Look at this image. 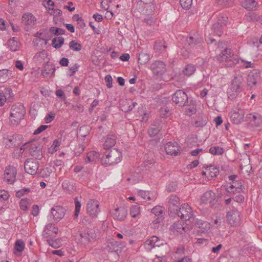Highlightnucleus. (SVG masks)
Masks as SVG:
<instances>
[{"label": "nucleus", "mask_w": 262, "mask_h": 262, "mask_svg": "<svg viewBox=\"0 0 262 262\" xmlns=\"http://www.w3.org/2000/svg\"><path fill=\"white\" fill-rule=\"evenodd\" d=\"M62 187L63 190L68 193L73 192L75 189V186L69 180H66L62 182Z\"/></svg>", "instance_id": "473e14b6"}, {"label": "nucleus", "mask_w": 262, "mask_h": 262, "mask_svg": "<svg viewBox=\"0 0 262 262\" xmlns=\"http://www.w3.org/2000/svg\"><path fill=\"white\" fill-rule=\"evenodd\" d=\"M249 127L257 128L262 127V116L258 113H254L248 114L246 117Z\"/></svg>", "instance_id": "423d86ee"}, {"label": "nucleus", "mask_w": 262, "mask_h": 262, "mask_svg": "<svg viewBox=\"0 0 262 262\" xmlns=\"http://www.w3.org/2000/svg\"><path fill=\"white\" fill-rule=\"evenodd\" d=\"M30 200L28 199H22L19 203V206L21 209L27 210L30 206Z\"/></svg>", "instance_id": "37998d69"}, {"label": "nucleus", "mask_w": 262, "mask_h": 262, "mask_svg": "<svg viewBox=\"0 0 262 262\" xmlns=\"http://www.w3.org/2000/svg\"><path fill=\"white\" fill-rule=\"evenodd\" d=\"M9 197V193L5 190H0V201H5Z\"/></svg>", "instance_id": "bf43d9fd"}, {"label": "nucleus", "mask_w": 262, "mask_h": 262, "mask_svg": "<svg viewBox=\"0 0 262 262\" xmlns=\"http://www.w3.org/2000/svg\"><path fill=\"white\" fill-rule=\"evenodd\" d=\"M243 81L244 78L241 75L238 74L234 76L227 91L229 98L232 99L237 96L241 91Z\"/></svg>", "instance_id": "f03ea898"}, {"label": "nucleus", "mask_w": 262, "mask_h": 262, "mask_svg": "<svg viewBox=\"0 0 262 262\" xmlns=\"http://www.w3.org/2000/svg\"><path fill=\"white\" fill-rule=\"evenodd\" d=\"M127 215V210L124 207L116 208L112 212V215L115 220L118 221L124 220Z\"/></svg>", "instance_id": "6ab92c4d"}, {"label": "nucleus", "mask_w": 262, "mask_h": 262, "mask_svg": "<svg viewBox=\"0 0 262 262\" xmlns=\"http://www.w3.org/2000/svg\"><path fill=\"white\" fill-rule=\"evenodd\" d=\"M56 96L61 99L62 100H65L66 98V96L64 92L61 90H57L56 92Z\"/></svg>", "instance_id": "69168bd1"}, {"label": "nucleus", "mask_w": 262, "mask_h": 262, "mask_svg": "<svg viewBox=\"0 0 262 262\" xmlns=\"http://www.w3.org/2000/svg\"><path fill=\"white\" fill-rule=\"evenodd\" d=\"M174 213L177 214L181 219L185 221L189 220L193 215L192 209L188 204L181 205Z\"/></svg>", "instance_id": "6e6552de"}, {"label": "nucleus", "mask_w": 262, "mask_h": 262, "mask_svg": "<svg viewBox=\"0 0 262 262\" xmlns=\"http://www.w3.org/2000/svg\"><path fill=\"white\" fill-rule=\"evenodd\" d=\"M22 23L28 26H33L36 21L35 17L31 14L27 13L24 14L22 16Z\"/></svg>", "instance_id": "c85d7f7f"}, {"label": "nucleus", "mask_w": 262, "mask_h": 262, "mask_svg": "<svg viewBox=\"0 0 262 262\" xmlns=\"http://www.w3.org/2000/svg\"><path fill=\"white\" fill-rule=\"evenodd\" d=\"M196 70L194 65L192 64H187L184 69L183 72L184 74L187 76L192 75Z\"/></svg>", "instance_id": "4c0bfd02"}, {"label": "nucleus", "mask_w": 262, "mask_h": 262, "mask_svg": "<svg viewBox=\"0 0 262 262\" xmlns=\"http://www.w3.org/2000/svg\"><path fill=\"white\" fill-rule=\"evenodd\" d=\"M151 212L156 215H159L163 213V209L161 206H157L152 208Z\"/></svg>", "instance_id": "6e6d98bb"}, {"label": "nucleus", "mask_w": 262, "mask_h": 262, "mask_svg": "<svg viewBox=\"0 0 262 262\" xmlns=\"http://www.w3.org/2000/svg\"><path fill=\"white\" fill-rule=\"evenodd\" d=\"M228 20V17L226 15L223 14H220L217 18L216 22L213 24V28L216 29L221 24V26H225Z\"/></svg>", "instance_id": "2f4dec72"}, {"label": "nucleus", "mask_w": 262, "mask_h": 262, "mask_svg": "<svg viewBox=\"0 0 262 262\" xmlns=\"http://www.w3.org/2000/svg\"><path fill=\"white\" fill-rule=\"evenodd\" d=\"M196 108L195 102L193 100H190L189 104L186 108V112L187 115H191L196 113Z\"/></svg>", "instance_id": "58836bf2"}, {"label": "nucleus", "mask_w": 262, "mask_h": 262, "mask_svg": "<svg viewBox=\"0 0 262 262\" xmlns=\"http://www.w3.org/2000/svg\"><path fill=\"white\" fill-rule=\"evenodd\" d=\"M116 137L115 135L111 134L107 135L105 140L103 147L105 149H108L113 147L116 144Z\"/></svg>", "instance_id": "cd10ccee"}, {"label": "nucleus", "mask_w": 262, "mask_h": 262, "mask_svg": "<svg viewBox=\"0 0 262 262\" xmlns=\"http://www.w3.org/2000/svg\"><path fill=\"white\" fill-rule=\"evenodd\" d=\"M86 210L90 216L92 217H97L100 211L99 202L95 199L89 200L86 204Z\"/></svg>", "instance_id": "0eeeda50"}, {"label": "nucleus", "mask_w": 262, "mask_h": 262, "mask_svg": "<svg viewBox=\"0 0 262 262\" xmlns=\"http://www.w3.org/2000/svg\"><path fill=\"white\" fill-rule=\"evenodd\" d=\"M121 154L118 150L114 148L109 152H105L104 155L101 158V163L103 165L107 166L116 164L121 161Z\"/></svg>", "instance_id": "7ed1b4c3"}, {"label": "nucleus", "mask_w": 262, "mask_h": 262, "mask_svg": "<svg viewBox=\"0 0 262 262\" xmlns=\"http://www.w3.org/2000/svg\"><path fill=\"white\" fill-rule=\"evenodd\" d=\"M186 42L189 47L187 49L185 53L183 52L182 49L181 52V54H183V56L185 57L188 56L189 51L191 49H193L194 47H195V48H197L198 47H201L202 39L200 37L189 36L186 39Z\"/></svg>", "instance_id": "f8f14e48"}, {"label": "nucleus", "mask_w": 262, "mask_h": 262, "mask_svg": "<svg viewBox=\"0 0 262 262\" xmlns=\"http://www.w3.org/2000/svg\"><path fill=\"white\" fill-rule=\"evenodd\" d=\"M196 224L200 229L199 232H205L210 229V224L207 222L199 221L197 222Z\"/></svg>", "instance_id": "e433bc0d"}, {"label": "nucleus", "mask_w": 262, "mask_h": 262, "mask_svg": "<svg viewBox=\"0 0 262 262\" xmlns=\"http://www.w3.org/2000/svg\"><path fill=\"white\" fill-rule=\"evenodd\" d=\"M244 115V110L238 108L231 112L230 118L234 124H238L243 121Z\"/></svg>", "instance_id": "f3484780"}, {"label": "nucleus", "mask_w": 262, "mask_h": 262, "mask_svg": "<svg viewBox=\"0 0 262 262\" xmlns=\"http://www.w3.org/2000/svg\"><path fill=\"white\" fill-rule=\"evenodd\" d=\"M82 45L75 40L71 41L69 43V48L71 50L76 52H79L82 49Z\"/></svg>", "instance_id": "a19ab883"}, {"label": "nucleus", "mask_w": 262, "mask_h": 262, "mask_svg": "<svg viewBox=\"0 0 262 262\" xmlns=\"http://www.w3.org/2000/svg\"><path fill=\"white\" fill-rule=\"evenodd\" d=\"M55 113L53 112H51L48 113L45 118L46 123H49L52 122L55 118Z\"/></svg>", "instance_id": "5fc2aeb1"}, {"label": "nucleus", "mask_w": 262, "mask_h": 262, "mask_svg": "<svg viewBox=\"0 0 262 262\" xmlns=\"http://www.w3.org/2000/svg\"><path fill=\"white\" fill-rule=\"evenodd\" d=\"M224 26H221V24H219V26L216 29H214L213 28V26H212L213 30L214 32V33L218 36H220L222 35V33L223 32V27Z\"/></svg>", "instance_id": "680f3d73"}, {"label": "nucleus", "mask_w": 262, "mask_h": 262, "mask_svg": "<svg viewBox=\"0 0 262 262\" xmlns=\"http://www.w3.org/2000/svg\"><path fill=\"white\" fill-rule=\"evenodd\" d=\"M30 189L28 188H24L23 189L18 190L16 193V196L17 198H21L25 194H27L30 192Z\"/></svg>", "instance_id": "13d9d810"}, {"label": "nucleus", "mask_w": 262, "mask_h": 262, "mask_svg": "<svg viewBox=\"0 0 262 262\" xmlns=\"http://www.w3.org/2000/svg\"><path fill=\"white\" fill-rule=\"evenodd\" d=\"M241 4L242 7L248 10H255L258 8L257 3L254 0H242Z\"/></svg>", "instance_id": "bb28decb"}, {"label": "nucleus", "mask_w": 262, "mask_h": 262, "mask_svg": "<svg viewBox=\"0 0 262 262\" xmlns=\"http://www.w3.org/2000/svg\"><path fill=\"white\" fill-rule=\"evenodd\" d=\"M105 81L106 83V86L108 88H111L112 87V81L113 79L111 75H107L105 77Z\"/></svg>", "instance_id": "e2e57ef3"}, {"label": "nucleus", "mask_w": 262, "mask_h": 262, "mask_svg": "<svg viewBox=\"0 0 262 262\" xmlns=\"http://www.w3.org/2000/svg\"><path fill=\"white\" fill-rule=\"evenodd\" d=\"M144 21L147 25L151 26L156 23V18L154 16H148L144 18Z\"/></svg>", "instance_id": "4d7b16f0"}, {"label": "nucleus", "mask_w": 262, "mask_h": 262, "mask_svg": "<svg viewBox=\"0 0 262 262\" xmlns=\"http://www.w3.org/2000/svg\"><path fill=\"white\" fill-rule=\"evenodd\" d=\"M160 116L163 118L167 117L169 114V108L167 107H162L160 111Z\"/></svg>", "instance_id": "052dcab7"}, {"label": "nucleus", "mask_w": 262, "mask_h": 262, "mask_svg": "<svg viewBox=\"0 0 262 262\" xmlns=\"http://www.w3.org/2000/svg\"><path fill=\"white\" fill-rule=\"evenodd\" d=\"M163 245V243L156 236H152L147 239L145 243L144 247L147 250H150L156 247H159Z\"/></svg>", "instance_id": "a211bd4d"}, {"label": "nucleus", "mask_w": 262, "mask_h": 262, "mask_svg": "<svg viewBox=\"0 0 262 262\" xmlns=\"http://www.w3.org/2000/svg\"><path fill=\"white\" fill-rule=\"evenodd\" d=\"M38 166V162L33 159H28L24 163L25 171L31 175L35 174L37 173Z\"/></svg>", "instance_id": "ddd939ff"}, {"label": "nucleus", "mask_w": 262, "mask_h": 262, "mask_svg": "<svg viewBox=\"0 0 262 262\" xmlns=\"http://www.w3.org/2000/svg\"><path fill=\"white\" fill-rule=\"evenodd\" d=\"M16 135H13L7 139L5 144L7 148H10L15 145L16 142Z\"/></svg>", "instance_id": "49530a36"}, {"label": "nucleus", "mask_w": 262, "mask_h": 262, "mask_svg": "<svg viewBox=\"0 0 262 262\" xmlns=\"http://www.w3.org/2000/svg\"><path fill=\"white\" fill-rule=\"evenodd\" d=\"M74 202L75 206L74 216L77 218L79 215L81 205L77 198H75Z\"/></svg>", "instance_id": "3c124183"}, {"label": "nucleus", "mask_w": 262, "mask_h": 262, "mask_svg": "<svg viewBox=\"0 0 262 262\" xmlns=\"http://www.w3.org/2000/svg\"><path fill=\"white\" fill-rule=\"evenodd\" d=\"M43 5L45 6V7L48 9L49 10H53L54 3L52 0H48V1H47L46 3H45Z\"/></svg>", "instance_id": "338daca9"}, {"label": "nucleus", "mask_w": 262, "mask_h": 262, "mask_svg": "<svg viewBox=\"0 0 262 262\" xmlns=\"http://www.w3.org/2000/svg\"><path fill=\"white\" fill-rule=\"evenodd\" d=\"M179 198L176 195H171L168 201L169 210L171 213H175L178 211L180 205Z\"/></svg>", "instance_id": "5701e85b"}, {"label": "nucleus", "mask_w": 262, "mask_h": 262, "mask_svg": "<svg viewBox=\"0 0 262 262\" xmlns=\"http://www.w3.org/2000/svg\"><path fill=\"white\" fill-rule=\"evenodd\" d=\"M183 222L174 223L170 228L171 233L175 235L182 234L186 232Z\"/></svg>", "instance_id": "4be33fe9"}, {"label": "nucleus", "mask_w": 262, "mask_h": 262, "mask_svg": "<svg viewBox=\"0 0 262 262\" xmlns=\"http://www.w3.org/2000/svg\"><path fill=\"white\" fill-rule=\"evenodd\" d=\"M140 213V208L138 205H134L130 209V214L132 217H136Z\"/></svg>", "instance_id": "c03bdc74"}, {"label": "nucleus", "mask_w": 262, "mask_h": 262, "mask_svg": "<svg viewBox=\"0 0 262 262\" xmlns=\"http://www.w3.org/2000/svg\"><path fill=\"white\" fill-rule=\"evenodd\" d=\"M48 244L54 248H58L60 245V240L59 239H56L53 240L52 238H48L47 239Z\"/></svg>", "instance_id": "de8ad7c7"}, {"label": "nucleus", "mask_w": 262, "mask_h": 262, "mask_svg": "<svg viewBox=\"0 0 262 262\" xmlns=\"http://www.w3.org/2000/svg\"><path fill=\"white\" fill-rule=\"evenodd\" d=\"M165 150L167 154L170 155H177L179 151V148L176 142H169L165 146Z\"/></svg>", "instance_id": "393cba45"}, {"label": "nucleus", "mask_w": 262, "mask_h": 262, "mask_svg": "<svg viewBox=\"0 0 262 262\" xmlns=\"http://www.w3.org/2000/svg\"><path fill=\"white\" fill-rule=\"evenodd\" d=\"M58 232V228L55 224L50 223L45 226L42 236L47 239L53 238L56 236Z\"/></svg>", "instance_id": "9b49d317"}, {"label": "nucleus", "mask_w": 262, "mask_h": 262, "mask_svg": "<svg viewBox=\"0 0 262 262\" xmlns=\"http://www.w3.org/2000/svg\"><path fill=\"white\" fill-rule=\"evenodd\" d=\"M16 174V168L12 166H8L5 170L4 179L9 184H13L15 181Z\"/></svg>", "instance_id": "4468645a"}, {"label": "nucleus", "mask_w": 262, "mask_h": 262, "mask_svg": "<svg viewBox=\"0 0 262 262\" xmlns=\"http://www.w3.org/2000/svg\"><path fill=\"white\" fill-rule=\"evenodd\" d=\"M172 100L176 105L183 106L188 102V98L185 92L183 90H180L177 91L173 94Z\"/></svg>", "instance_id": "1a4fd4ad"}, {"label": "nucleus", "mask_w": 262, "mask_h": 262, "mask_svg": "<svg viewBox=\"0 0 262 262\" xmlns=\"http://www.w3.org/2000/svg\"><path fill=\"white\" fill-rule=\"evenodd\" d=\"M50 32L56 35H59V34H64L65 33V30L64 29L59 28H56V27H51L50 29Z\"/></svg>", "instance_id": "864d4df0"}, {"label": "nucleus", "mask_w": 262, "mask_h": 262, "mask_svg": "<svg viewBox=\"0 0 262 262\" xmlns=\"http://www.w3.org/2000/svg\"><path fill=\"white\" fill-rule=\"evenodd\" d=\"M180 3L183 9H189L192 4V0H180Z\"/></svg>", "instance_id": "603ef678"}, {"label": "nucleus", "mask_w": 262, "mask_h": 262, "mask_svg": "<svg viewBox=\"0 0 262 262\" xmlns=\"http://www.w3.org/2000/svg\"><path fill=\"white\" fill-rule=\"evenodd\" d=\"M216 195L214 192L211 190L205 192L201 196L200 202L203 204H209L211 207L214 205L215 201Z\"/></svg>", "instance_id": "2eb2a0df"}, {"label": "nucleus", "mask_w": 262, "mask_h": 262, "mask_svg": "<svg viewBox=\"0 0 262 262\" xmlns=\"http://www.w3.org/2000/svg\"><path fill=\"white\" fill-rule=\"evenodd\" d=\"M230 185L231 189H235L236 192H239V190L242 189L243 183L241 181H235L231 183Z\"/></svg>", "instance_id": "8fccbe9b"}, {"label": "nucleus", "mask_w": 262, "mask_h": 262, "mask_svg": "<svg viewBox=\"0 0 262 262\" xmlns=\"http://www.w3.org/2000/svg\"><path fill=\"white\" fill-rule=\"evenodd\" d=\"M202 174L206 176L208 180H210L217 175L219 170L213 165H209L203 167Z\"/></svg>", "instance_id": "dca6fc26"}, {"label": "nucleus", "mask_w": 262, "mask_h": 262, "mask_svg": "<svg viewBox=\"0 0 262 262\" xmlns=\"http://www.w3.org/2000/svg\"><path fill=\"white\" fill-rule=\"evenodd\" d=\"M66 210L61 206H55L50 210L49 216L52 219L53 222H59L65 215Z\"/></svg>", "instance_id": "9d476101"}, {"label": "nucleus", "mask_w": 262, "mask_h": 262, "mask_svg": "<svg viewBox=\"0 0 262 262\" xmlns=\"http://www.w3.org/2000/svg\"><path fill=\"white\" fill-rule=\"evenodd\" d=\"M26 111L24 105L22 104L18 103L13 105L11 108V113L10 116L12 119H11V122L14 123L19 122L21 119L24 118Z\"/></svg>", "instance_id": "20e7f679"}, {"label": "nucleus", "mask_w": 262, "mask_h": 262, "mask_svg": "<svg viewBox=\"0 0 262 262\" xmlns=\"http://www.w3.org/2000/svg\"><path fill=\"white\" fill-rule=\"evenodd\" d=\"M47 125H41L39 127H38L34 132V135H37L40 134L42 131L45 130L46 129L48 128Z\"/></svg>", "instance_id": "774afa93"}, {"label": "nucleus", "mask_w": 262, "mask_h": 262, "mask_svg": "<svg viewBox=\"0 0 262 262\" xmlns=\"http://www.w3.org/2000/svg\"><path fill=\"white\" fill-rule=\"evenodd\" d=\"M29 152L34 158L40 160L42 157V147L39 144L33 143L30 145Z\"/></svg>", "instance_id": "aec40b11"}, {"label": "nucleus", "mask_w": 262, "mask_h": 262, "mask_svg": "<svg viewBox=\"0 0 262 262\" xmlns=\"http://www.w3.org/2000/svg\"><path fill=\"white\" fill-rule=\"evenodd\" d=\"M167 45L165 41L163 40H158L155 42L154 49L156 52H163L166 51Z\"/></svg>", "instance_id": "72a5a7b5"}, {"label": "nucleus", "mask_w": 262, "mask_h": 262, "mask_svg": "<svg viewBox=\"0 0 262 262\" xmlns=\"http://www.w3.org/2000/svg\"><path fill=\"white\" fill-rule=\"evenodd\" d=\"M55 67L52 63L47 62L44 66L41 74L44 77H51L54 76Z\"/></svg>", "instance_id": "b1692460"}, {"label": "nucleus", "mask_w": 262, "mask_h": 262, "mask_svg": "<svg viewBox=\"0 0 262 262\" xmlns=\"http://www.w3.org/2000/svg\"><path fill=\"white\" fill-rule=\"evenodd\" d=\"M64 38L62 37H56L52 40V46L56 48H60L64 43Z\"/></svg>", "instance_id": "79ce46f5"}, {"label": "nucleus", "mask_w": 262, "mask_h": 262, "mask_svg": "<svg viewBox=\"0 0 262 262\" xmlns=\"http://www.w3.org/2000/svg\"><path fill=\"white\" fill-rule=\"evenodd\" d=\"M259 77V72L257 70H254L250 72L247 78L248 84L252 86L257 83V80Z\"/></svg>", "instance_id": "a878e982"}, {"label": "nucleus", "mask_w": 262, "mask_h": 262, "mask_svg": "<svg viewBox=\"0 0 262 262\" xmlns=\"http://www.w3.org/2000/svg\"><path fill=\"white\" fill-rule=\"evenodd\" d=\"M228 223L233 227L239 226L242 222L241 213L236 209L233 208L227 213L226 215Z\"/></svg>", "instance_id": "39448f33"}, {"label": "nucleus", "mask_w": 262, "mask_h": 262, "mask_svg": "<svg viewBox=\"0 0 262 262\" xmlns=\"http://www.w3.org/2000/svg\"><path fill=\"white\" fill-rule=\"evenodd\" d=\"M209 151L214 155H221L223 154L224 150L223 148L218 146H212L210 148Z\"/></svg>", "instance_id": "a18cd8bd"}, {"label": "nucleus", "mask_w": 262, "mask_h": 262, "mask_svg": "<svg viewBox=\"0 0 262 262\" xmlns=\"http://www.w3.org/2000/svg\"><path fill=\"white\" fill-rule=\"evenodd\" d=\"M25 247V244L21 239H18L16 241L14 246L15 251L14 254L16 255H20L24 251Z\"/></svg>", "instance_id": "7c9ffc66"}, {"label": "nucleus", "mask_w": 262, "mask_h": 262, "mask_svg": "<svg viewBox=\"0 0 262 262\" xmlns=\"http://www.w3.org/2000/svg\"><path fill=\"white\" fill-rule=\"evenodd\" d=\"M82 242L86 243V242H90L91 240L94 239L96 237V235L94 232L92 230H90L80 234Z\"/></svg>", "instance_id": "c756f323"}, {"label": "nucleus", "mask_w": 262, "mask_h": 262, "mask_svg": "<svg viewBox=\"0 0 262 262\" xmlns=\"http://www.w3.org/2000/svg\"><path fill=\"white\" fill-rule=\"evenodd\" d=\"M149 55L146 53L141 52L139 54L138 62L141 64H145L149 60Z\"/></svg>", "instance_id": "ea45409f"}, {"label": "nucleus", "mask_w": 262, "mask_h": 262, "mask_svg": "<svg viewBox=\"0 0 262 262\" xmlns=\"http://www.w3.org/2000/svg\"><path fill=\"white\" fill-rule=\"evenodd\" d=\"M19 43L18 41L15 39V38L14 37L10 39L8 41V47L12 51H17L19 48Z\"/></svg>", "instance_id": "c9c22d12"}, {"label": "nucleus", "mask_w": 262, "mask_h": 262, "mask_svg": "<svg viewBox=\"0 0 262 262\" xmlns=\"http://www.w3.org/2000/svg\"><path fill=\"white\" fill-rule=\"evenodd\" d=\"M150 69L156 75H162L166 71L165 64L161 61H156L152 63Z\"/></svg>", "instance_id": "412c9836"}, {"label": "nucleus", "mask_w": 262, "mask_h": 262, "mask_svg": "<svg viewBox=\"0 0 262 262\" xmlns=\"http://www.w3.org/2000/svg\"><path fill=\"white\" fill-rule=\"evenodd\" d=\"M176 254L182 256L185 254V248L183 246L178 247L175 252Z\"/></svg>", "instance_id": "0e129e2a"}, {"label": "nucleus", "mask_w": 262, "mask_h": 262, "mask_svg": "<svg viewBox=\"0 0 262 262\" xmlns=\"http://www.w3.org/2000/svg\"><path fill=\"white\" fill-rule=\"evenodd\" d=\"M217 59L228 67H232L238 63L239 60L232 51L226 48L217 56Z\"/></svg>", "instance_id": "f257e3e1"}, {"label": "nucleus", "mask_w": 262, "mask_h": 262, "mask_svg": "<svg viewBox=\"0 0 262 262\" xmlns=\"http://www.w3.org/2000/svg\"><path fill=\"white\" fill-rule=\"evenodd\" d=\"M99 154L95 151H91L87 154L85 158L86 162H92L97 161L99 157Z\"/></svg>", "instance_id": "f704fd0d"}, {"label": "nucleus", "mask_w": 262, "mask_h": 262, "mask_svg": "<svg viewBox=\"0 0 262 262\" xmlns=\"http://www.w3.org/2000/svg\"><path fill=\"white\" fill-rule=\"evenodd\" d=\"M159 130V127L156 125L153 124L148 129V134L150 136L154 137L158 134Z\"/></svg>", "instance_id": "09e8293b"}]
</instances>
